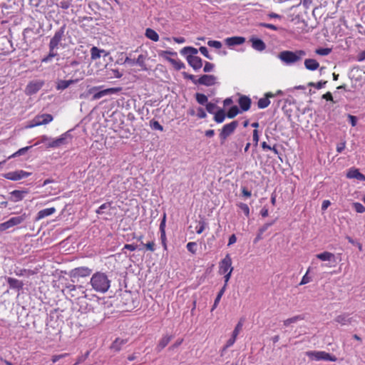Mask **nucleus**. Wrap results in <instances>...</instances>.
Listing matches in <instances>:
<instances>
[{"label":"nucleus","instance_id":"16","mask_svg":"<svg viewBox=\"0 0 365 365\" xmlns=\"http://www.w3.org/2000/svg\"><path fill=\"white\" fill-rule=\"evenodd\" d=\"M120 90H121L120 88H106V89L101 90V91L98 90V92H96V93H94V95H93L91 100L96 101V100L101 98L102 97H103L105 96L117 93Z\"/></svg>","mask_w":365,"mask_h":365},{"label":"nucleus","instance_id":"15","mask_svg":"<svg viewBox=\"0 0 365 365\" xmlns=\"http://www.w3.org/2000/svg\"><path fill=\"white\" fill-rule=\"evenodd\" d=\"M43 81H31L26 87V93L28 95L36 93L43 86Z\"/></svg>","mask_w":365,"mask_h":365},{"label":"nucleus","instance_id":"49","mask_svg":"<svg viewBox=\"0 0 365 365\" xmlns=\"http://www.w3.org/2000/svg\"><path fill=\"white\" fill-rule=\"evenodd\" d=\"M237 205L247 217L250 216V208L247 204L240 202Z\"/></svg>","mask_w":365,"mask_h":365},{"label":"nucleus","instance_id":"13","mask_svg":"<svg viewBox=\"0 0 365 365\" xmlns=\"http://www.w3.org/2000/svg\"><path fill=\"white\" fill-rule=\"evenodd\" d=\"M197 81L198 85L212 86L217 83V77L214 75L204 74Z\"/></svg>","mask_w":365,"mask_h":365},{"label":"nucleus","instance_id":"59","mask_svg":"<svg viewBox=\"0 0 365 365\" xmlns=\"http://www.w3.org/2000/svg\"><path fill=\"white\" fill-rule=\"evenodd\" d=\"M111 205V203L110 202H105L103 204H102L99 207L98 209L96 210V212L99 215H101L103 213V210L105 209H107L108 207H110Z\"/></svg>","mask_w":365,"mask_h":365},{"label":"nucleus","instance_id":"3","mask_svg":"<svg viewBox=\"0 0 365 365\" xmlns=\"http://www.w3.org/2000/svg\"><path fill=\"white\" fill-rule=\"evenodd\" d=\"M66 29V24L62 25L54 33L53 36L51 38L48 47L51 49H57L61 45V41L65 39V31Z\"/></svg>","mask_w":365,"mask_h":365},{"label":"nucleus","instance_id":"52","mask_svg":"<svg viewBox=\"0 0 365 365\" xmlns=\"http://www.w3.org/2000/svg\"><path fill=\"white\" fill-rule=\"evenodd\" d=\"M207 45L210 47L215 48H220L222 47V43L219 41L210 40L207 42Z\"/></svg>","mask_w":365,"mask_h":365},{"label":"nucleus","instance_id":"6","mask_svg":"<svg viewBox=\"0 0 365 365\" xmlns=\"http://www.w3.org/2000/svg\"><path fill=\"white\" fill-rule=\"evenodd\" d=\"M26 218V214L11 217L7 221L0 223V232H4L9 228L21 224Z\"/></svg>","mask_w":365,"mask_h":365},{"label":"nucleus","instance_id":"9","mask_svg":"<svg viewBox=\"0 0 365 365\" xmlns=\"http://www.w3.org/2000/svg\"><path fill=\"white\" fill-rule=\"evenodd\" d=\"M53 120V117L51 114L43 113L35 116L31 120V124L28 126L29 128H33L35 126H39L41 125H46L49 123Z\"/></svg>","mask_w":365,"mask_h":365},{"label":"nucleus","instance_id":"41","mask_svg":"<svg viewBox=\"0 0 365 365\" xmlns=\"http://www.w3.org/2000/svg\"><path fill=\"white\" fill-rule=\"evenodd\" d=\"M56 49H51L49 48V53L48 54L42 58V62L43 63H48L52 60L53 57H55L57 55V53L55 52Z\"/></svg>","mask_w":365,"mask_h":365},{"label":"nucleus","instance_id":"51","mask_svg":"<svg viewBox=\"0 0 365 365\" xmlns=\"http://www.w3.org/2000/svg\"><path fill=\"white\" fill-rule=\"evenodd\" d=\"M327 83V81H320L317 83L310 82L309 83V86H313V87H315L317 89H321L326 85Z\"/></svg>","mask_w":365,"mask_h":365},{"label":"nucleus","instance_id":"40","mask_svg":"<svg viewBox=\"0 0 365 365\" xmlns=\"http://www.w3.org/2000/svg\"><path fill=\"white\" fill-rule=\"evenodd\" d=\"M240 113V110L237 106H232L228 112L227 113V117L228 118H235Z\"/></svg>","mask_w":365,"mask_h":365},{"label":"nucleus","instance_id":"17","mask_svg":"<svg viewBox=\"0 0 365 365\" xmlns=\"http://www.w3.org/2000/svg\"><path fill=\"white\" fill-rule=\"evenodd\" d=\"M78 81V79L58 80L56 83V89L57 91H63Z\"/></svg>","mask_w":365,"mask_h":365},{"label":"nucleus","instance_id":"62","mask_svg":"<svg viewBox=\"0 0 365 365\" xmlns=\"http://www.w3.org/2000/svg\"><path fill=\"white\" fill-rule=\"evenodd\" d=\"M259 26L267 28L274 31H277L278 28L274 24H267V23H260L259 24Z\"/></svg>","mask_w":365,"mask_h":365},{"label":"nucleus","instance_id":"61","mask_svg":"<svg viewBox=\"0 0 365 365\" xmlns=\"http://www.w3.org/2000/svg\"><path fill=\"white\" fill-rule=\"evenodd\" d=\"M165 222H166V214H163V219L160 224V232H165Z\"/></svg>","mask_w":365,"mask_h":365},{"label":"nucleus","instance_id":"28","mask_svg":"<svg viewBox=\"0 0 365 365\" xmlns=\"http://www.w3.org/2000/svg\"><path fill=\"white\" fill-rule=\"evenodd\" d=\"M317 258L322 261H329L335 262V256L329 252H324L316 255Z\"/></svg>","mask_w":365,"mask_h":365},{"label":"nucleus","instance_id":"63","mask_svg":"<svg viewBox=\"0 0 365 365\" xmlns=\"http://www.w3.org/2000/svg\"><path fill=\"white\" fill-rule=\"evenodd\" d=\"M143 245L145 247L147 250H149L150 252H154L155 250V244L153 241L149 242Z\"/></svg>","mask_w":365,"mask_h":365},{"label":"nucleus","instance_id":"1","mask_svg":"<svg viewBox=\"0 0 365 365\" xmlns=\"http://www.w3.org/2000/svg\"><path fill=\"white\" fill-rule=\"evenodd\" d=\"M111 281L108 275L102 272H96L91 277L89 284L96 292L104 294L110 287Z\"/></svg>","mask_w":365,"mask_h":365},{"label":"nucleus","instance_id":"46","mask_svg":"<svg viewBox=\"0 0 365 365\" xmlns=\"http://www.w3.org/2000/svg\"><path fill=\"white\" fill-rule=\"evenodd\" d=\"M259 140V131L257 129H255L252 133V140H253V146L257 148L258 145V142Z\"/></svg>","mask_w":365,"mask_h":365},{"label":"nucleus","instance_id":"54","mask_svg":"<svg viewBox=\"0 0 365 365\" xmlns=\"http://www.w3.org/2000/svg\"><path fill=\"white\" fill-rule=\"evenodd\" d=\"M242 326H243V322H242V320H240L236 325L234 331H232V334L235 336H237V335L239 334L240 331H241V329L242 328Z\"/></svg>","mask_w":365,"mask_h":365},{"label":"nucleus","instance_id":"33","mask_svg":"<svg viewBox=\"0 0 365 365\" xmlns=\"http://www.w3.org/2000/svg\"><path fill=\"white\" fill-rule=\"evenodd\" d=\"M198 53V50L192 46H186L181 49L180 53L182 55H194L196 56Z\"/></svg>","mask_w":365,"mask_h":365},{"label":"nucleus","instance_id":"12","mask_svg":"<svg viewBox=\"0 0 365 365\" xmlns=\"http://www.w3.org/2000/svg\"><path fill=\"white\" fill-rule=\"evenodd\" d=\"M31 175L30 173L26 172L24 170H20L13 172H9L7 173L4 174V178L10 180H19L21 179L29 177Z\"/></svg>","mask_w":365,"mask_h":365},{"label":"nucleus","instance_id":"5","mask_svg":"<svg viewBox=\"0 0 365 365\" xmlns=\"http://www.w3.org/2000/svg\"><path fill=\"white\" fill-rule=\"evenodd\" d=\"M92 269L88 267H78L74 269H72L68 275L71 278L73 282H76V279L79 277H86L91 274Z\"/></svg>","mask_w":365,"mask_h":365},{"label":"nucleus","instance_id":"27","mask_svg":"<svg viewBox=\"0 0 365 365\" xmlns=\"http://www.w3.org/2000/svg\"><path fill=\"white\" fill-rule=\"evenodd\" d=\"M127 342V339L116 338L115 341L112 343L110 349L115 351L118 352L121 350L122 346Z\"/></svg>","mask_w":365,"mask_h":365},{"label":"nucleus","instance_id":"47","mask_svg":"<svg viewBox=\"0 0 365 365\" xmlns=\"http://www.w3.org/2000/svg\"><path fill=\"white\" fill-rule=\"evenodd\" d=\"M83 287L82 286H76L75 284H66L65 285V289H63V292H64V290H67L68 292H72L73 291H76L77 288L78 289H81Z\"/></svg>","mask_w":365,"mask_h":365},{"label":"nucleus","instance_id":"30","mask_svg":"<svg viewBox=\"0 0 365 365\" xmlns=\"http://www.w3.org/2000/svg\"><path fill=\"white\" fill-rule=\"evenodd\" d=\"M145 35L148 38L153 41H158L159 40V36L158 33L152 29L148 28L145 30Z\"/></svg>","mask_w":365,"mask_h":365},{"label":"nucleus","instance_id":"18","mask_svg":"<svg viewBox=\"0 0 365 365\" xmlns=\"http://www.w3.org/2000/svg\"><path fill=\"white\" fill-rule=\"evenodd\" d=\"M173 339L172 335L165 334L163 337L159 340L158 344L155 347V351L158 353H160Z\"/></svg>","mask_w":365,"mask_h":365},{"label":"nucleus","instance_id":"56","mask_svg":"<svg viewBox=\"0 0 365 365\" xmlns=\"http://www.w3.org/2000/svg\"><path fill=\"white\" fill-rule=\"evenodd\" d=\"M215 68V65L212 63L206 61L203 68V71L205 73L211 72Z\"/></svg>","mask_w":365,"mask_h":365},{"label":"nucleus","instance_id":"36","mask_svg":"<svg viewBox=\"0 0 365 365\" xmlns=\"http://www.w3.org/2000/svg\"><path fill=\"white\" fill-rule=\"evenodd\" d=\"M304 317L302 315H297L293 317L289 318L283 322L284 326L288 327L291 324L297 323L299 321L303 320Z\"/></svg>","mask_w":365,"mask_h":365},{"label":"nucleus","instance_id":"31","mask_svg":"<svg viewBox=\"0 0 365 365\" xmlns=\"http://www.w3.org/2000/svg\"><path fill=\"white\" fill-rule=\"evenodd\" d=\"M145 60L146 56L143 54L139 55L137 59H135V65L140 66L142 71H148V68L145 64Z\"/></svg>","mask_w":365,"mask_h":365},{"label":"nucleus","instance_id":"34","mask_svg":"<svg viewBox=\"0 0 365 365\" xmlns=\"http://www.w3.org/2000/svg\"><path fill=\"white\" fill-rule=\"evenodd\" d=\"M335 321L341 325H347L351 323V319L346 314H341L335 318Z\"/></svg>","mask_w":365,"mask_h":365},{"label":"nucleus","instance_id":"50","mask_svg":"<svg viewBox=\"0 0 365 365\" xmlns=\"http://www.w3.org/2000/svg\"><path fill=\"white\" fill-rule=\"evenodd\" d=\"M205 222L204 220H200L198 225L196 227L197 234H201L205 229Z\"/></svg>","mask_w":365,"mask_h":365},{"label":"nucleus","instance_id":"37","mask_svg":"<svg viewBox=\"0 0 365 365\" xmlns=\"http://www.w3.org/2000/svg\"><path fill=\"white\" fill-rule=\"evenodd\" d=\"M14 273L16 276L21 277L24 275H33L35 272L31 269H19L17 268L14 270Z\"/></svg>","mask_w":365,"mask_h":365},{"label":"nucleus","instance_id":"38","mask_svg":"<svg viewBox=\"0 0 365 365\" xmlns=\"http://www.w3.org/2000/svg\"><path fill=\"white\" fill-rule=\"evenodd\" d=\"M226 289H225V286H223L221 289L220 290V292L217 293V295L215 299V302H214V304L212 305V307L211 309V311L212 312L215 309H216V307H217L222 295L224 294L225 292Z\"/></svg>","mask_w":365,"mask_h":365},{"label":"nucleus","instance_id":"58","mask_svg":"<svg viewBox=\"0 0 365 365\" xmlns=\"http://www.w3.org/2000/svg\"><path fill=\"white\" fill-rule=\"evenodd\" d=\"M206 110L209 113H215L214 110L217 108V105L213 103H207L206 105Z\"/></svg>","mask_w":365,"mask_h":365},{"label":"nucleus","instance_id":"39","mask_svg":"<svg viewBox=\"0 0 365 365\" xmlns=\"http://www.w3.org/2000/svg\"><path fill=\"white\" fill-rule=\"evenodd\" d=\"M195 99L200 105H206L208 103L207 96L203 93H197L195 94Z\"/></svg>","mask_w":365,"mask_h":365},{"label":"nucleus","instance_id":"64","mask_svg":"<svg viewBox=\"0 0 365 365\" xmlns=\"http://www.w3.org/2000/svg\"><path fill=\"white\" fill-rule=\"evenodd\" d=\"M274 221H272V222H267V223H265L263 226H262L259 229V231L261 232V233H264L265 231L267 230V229L272 226L273 224H274Z\"/></svg>","mask_w":365,"mask_h":365},{"label":"nucleus","instance_id":"32","mask_svg":"<svg viewBox=\"0 0 365 365\" xmlns=\"http://www.w3.org/2000/svg\"><path fill=\"white\" fill-rule=\"evenodd\" d=\"M102 53H106L103 49H99L96 46H93L91 49V57L92 60L100 58Z\"/></svg>","mask_w":365,"mask_h":365},{"label":"nucleus","instance_id":"7","mask_svg":"<svg viewBox=\"0 0 365 365\" xmlns=\"http://www.w3.org/2000/svg\"><path fill=\"white\" fill-rule=\"evenodd\" d=\"M71 131L72 130H69L61 134L58 138H53L51 146H56V148H58L68 144L73 138Z\"/></svg>","mask_w":365,"mask_h":365},{"label":"nucleus","instance_id":"11","mask_svg":"<svg viewBox=\"0 0 365 365\" xmlns=\"http://www.w3.org/2000/svg\"><path fill=\"white\" fill-rule=\"evenodd\" d=\"M233 267H232V258L229 254L226 255L219 264L220 274H225L228 272H232Z\"/></svg>","mask_w":365,"mask_h":365},{"label":"nucleus","instance_id":"57","mask_svg":"<svg viewBox=\"0 0 365 365\" xmlns=\"http://www.w3.org/2000/svg\"><path fill=\"white\" fill-rule=\"evenodd\" d=\"M236 338H237V336L232 334L231 338L227 340L225 346H224L223 351L227 349V348L232 346L235 344V342L236 341Z\"/></svg>","mask_w":365,"mask_h":365},{"label":"nucleus","instance_id":"42","mask_svg":"<svg viewBox=\"0 0 365 365\" xmlns=\"http://www.w3.org/2000/svg\"><path fill=\"white\" fill-rule=\"evenodd\" d=\"M352 207L354 208L356 212L363 213L365 212V207L360 202H353Z\"/></svg>","mask_w":365,"mask_h":365},{"label":"nucleus","instance_id":"48","mask_svg":"<svg viewBox=\"0 0 365 365\" xmlns=\"http://www.w3.org/2000/svg\"><path fill=\"white\" fill-rule=\"evenodd\" d=\"M331 52L329 48H320L316 50V53L321 56H327Z\"/></svg>","mask_w":365,"mask_h":365},{"label":"nucleus","instance_id":"44","mask_svg":"<svg viewBox=\"0 0 365 365\" xmlns=\"http://www.w3.org/2000/svg\"><path fill=\"white\" fill-rule=\"evenodd\" d=\"M186 247L192 254H195L197 251V243L195 242H190L187 244Z\"/></svg>","mask_w":365,"mask_h":365},{"label":"nucleus","instance_id":"14","mask_svg":"<svg viewBox=\"0 0 365 365\" xmlns=\"http://www.w3.org/2000/svg\"><path fill=\"white\" fill-rule=\"evenodd\" d=\"M186 60L188 64L194 69V71H199L202 66V60L200 57L194 55H187Z\"/></svg>","mask_w":365,"mask_h":365},{"label":"nucleus","instance_id":"24","mask_svg":"<svg viewBox=\"0 0 365 365\" xmlns=\"http://www.w3.org/2000/svg\"><path fill=\"white\" fill-rule=\"evenodd\" d=\"M238 103L240 105V107L242 110V111H247L251 106V99L246 96H242L240 97L238 100Z\"/></svg>","mask_w":365,"mask_h":365},{"label":"nucleus","instance_id":"8","mask_svg":"<svg viewBox=\"0 0 365 365\" xmlns=\"http://www.w3.org/2000/svg\"><path fill=\"white\" fill-rule=\"evenodd\" d=\"M238 126V122L237 120L232 121L230 123L225 124L220 133V138L222 143L225 141L228 136L234 133L237 127Z\"/></svg>","mask_w":365,"mask_h":365},{"label":"nucleus","instance_id":"4","mask_svg":"<svg viewBox=\"0 0 365 365\" xmlns=\"http://www.w3.org/2000/svg\"><path fill=\"white\" fill-rule=\"evenodd\" d=\"M306 354L311 359L316 361H336L337 360L334 355L323 351H309Z\"/></svg>","mask_w":365,"mask_h":365},{"label":"nucleus","instance_id":"2","mask_svg":"<svg viewBox=\"0 0 365 365\" xmlns=\"http://www.w3.org/2000/svg\"><path fill=\"white\" fill-rule=\"evenodd\" d=\"M306 56V52L303 50H297L295 51H281L278 58L286 65H292L302 60Z\"/></svg>","mask_w":365,"mask_h":365},{"label":"nucleus","instance_id":"43","mask_svg":"<svg viewBox=\"0 0 365 365\" xmlns=\"http://www.w3.org/2000/svg\"><path fill=\"white\" fill-rule=\"evenodd\" d=\"M314 0H300L299 5H302L305 10L310 9L313 6Z\"/></svg>","mask_w":365,"mask_h":365},{"label":"nucleus","instance_id":"22","mask_svg":"<svg viewBox=\"0 0 365 365\" xmlns=\"http://www.w3.org/2000/svg\"><path fill=\"white\" fill-rule=\"evenodd\" d=\"M250 41L252 43V47L257 51H262L266 48L265 43L260 38L252 37Z\"/></svg>","mask_w":365,"mask_h":365},{"label":"nucleus","instance_id":"21","mask_svg":"<svg viewBox=\"0 0 365 365\" xmlns=\"http://www.w3.org/2000/svg\"><path fill=\"white\" fill-rule=\"evenodd\" d=\"M346 177L349 179H356L360 181H365V175L359 172L356 168H351L346 173Z\"/></svg>","mask_w":365,"mask_h":365},{"label":"nucleus","instance_id":"19","mask_svg":"<svg viewBox=\"0 0 365 365\" xmlns=\"http://www.w3.org/2000/svg\"><path fill=\"white\" fill-rule=\"evenodd\" d=\"M245 42V38L242 36H232L225 39V43L227 46H238Z\"/></svg>","mask_w":365,"mask_h":365},{"label":"nucleus","instance_id":"20","mask_svg":"<svg viewBox=\"0 0 365 365\" xmlns=\"http://www.w3.org/2000/svg\"><path fill=\"white\" fill-rule=\"evenodd\" d=\"M274 95L272 92H267L264 94V98L259 99L257 106L259 109H264L269 106L270 104L269 98H274Z\"/></svg>","mask_w":365,"mask_h":365},{"label":"nucleus","instance_id":"10","mask_svg":"<svg viewBox=\"0 0 365 365\" xmlns=\"http://www.w3.org/2000/svg\"><path fill=\"white\" fill-rule=\"evenodd\" d=\"M168 54L176 55L177 53L175 52H171V51H161L159 53V56L165 58L168 61H169L174 66V68L176 70L179 71L185 67V63L183 62H182L180 60H175L174 58H170L166 56Z\"/></svg>","mask_w":365,"mask_h":365},{"label":"nucleus","instance_id":"29","mask_svg":"<svg viewBox=\"0 0 365 365\" xmlns=\"http://www.w3.org/2000/svg\"><path fill=\"white\" fill-rule=\"evenodd\" d=\"M304 66L307 70L316 71L319 67V63L313 58H307L304 61Z\"/></svg>","mask_w":365,"mask_h":365},{"label":"nucleus","instance_id":"55","mask_svg":"<svg viewBox=\"0 0 365 365\" xmlns=\"http://www.w3.org/2000/svg\"><path fill=\"white\" fill-rule=\"evenodd\" d=\"M182 75H183V77L185 78V79H189V80H191L192 82L195 84V85H198V83H197V79L195 78V76L194 75H192V74H189L186 72H183L182 73Z\"/></svg>","mask_w":365,"mask_h":365},{"label":"nucleus","instance_id":"26","mask_svg":"<svg viewBox=\"0 0 365 365\" xmlns=\"http://www.w3.org/2000/svg\"><path fill=\"white\" fill-rule=\"evenodd\" d=\"M56 212V208L55 207H49L43 209L37 213V215L36 217V220L38 221L46 217L50 216Z\"/></svg>","mask_w":365,"mask_h":365},{"label":"nucleus","instance_id":"23","mask_svg":"<svg viewBox=\"0 0 365 365\" xmlns=\"http://www.w3.org/2000/svg\"><path fill=\"white\" fill-rule=\"evenodd\" d=\"M26 194H28L27 190H13L12 192H10V195H11L10 200L14 202L21 201L24 198V197L26 196Z\"/></svg>","mask_w":365,"mask_h":365},{"label":"nucleus","instance_id":"45","mask_svg":"<svg viewBox=\"0 0 365 365\" xmlns=\"http://www.w3.org/2000/svg\"><path fill=\"white\" fill-rule=\"evenodd\" d=\"M150 125L154 130H158L160 131L163 130V127L157 120H150Z\"/></svg>","mask_w":365,"mask_h":365},{"label":"nucleus","instance_id":"35","mask_svg":"<svg viewBox=\"0 0 365 365\" xmlns=\"http://www.w3.org/2000/svg\"><path fill=\"white\" fill-rule=\"evenodd\" d=\"M227 114L225 113L223 109H220L217 113H215L214 120L217 123H221L225 120Z\"/></svg>","mask_w":365,"mask_h":365},{"label":"nucleus","instance_id":"53","mask_svg":"<svg viewBox=\"0 0 365 365\" xmlns=\"http://www.w3.org/2000/svg\"><path fill=\"white\" fill-rule=\"evenodd\" d=\"M199 51L205 57L210 60H212V56L209 54L208 50L205 46L200 47Z\"/></svg>","mask_w":365,"mask_h":365},{"label":"nucleus","instance_id":"25","mask_svg":"<svg viewBox=\"0 0 365 365\" xmlns=\"http://www.w3.org/2000/svg\"><path fill=\"white\" fill-rule=\"evenodd\" d=\"M6 280L11 289L17 290H21L23 289L24 283L21 281L12 277H6Z\"/></svg>","mask_w":365,"mask_h":365},{"label":"nucleus","instance_id":"60","mask_svg":"<svg viewBox=\"0 0 365 365\" xmlns=\"http://www.w3.org/2000/svg\"><path fill=\"white\" fill-rule=\"evenodd\" d=\"M309 272V268L308 269L306 274L303 276V277L299 283V285L306 284L309 283V282H311L312 279L310 277L308 276Z\"/></svg>","mask_w":365,"mask_h":365}]
</instances>
